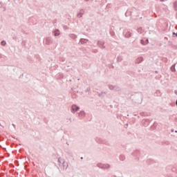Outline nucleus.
Here are the masks:
<instances>
[{"instance_id":"nucleus-9","label":"nucleus","mask_w":177,"mask_h":177,"mask_svg":"<svg viewBox=\"0 0 177 177\" xmlns=\"http://www.w3.org/2000/svg\"><path fill=\"white\" fill-rule=\"evenodd\" d=\"M173 34H174V35H176V33H175V32H173Z\"/></svg>"},{"instance_id":"nucleus-11","label":"nucleus","mask_w":177,"mask_h":177,"mask_svg":"<svg viewBox=\"0 0 177 177\" xmlns=\"http://www.w3.org/2000/svg\"><path fill=\"white\" fill-rule=\"evenodd\" d=\"M176 37H177V33L176 34Z\"/></svg>"},{"instance_id":"nucleus-1","label":"nucleus","mask_w":177,"mask_h":177,"mask_svg":"<svg viewBox=\"0 0 177 177\" xmlns=\"http://www.w3.org/2000/svg\"><path fill=\"white\" fill-rule=\"evenodd\" d=\"M72 110H73V111H78V110H80V107L77 106L76 105H73Z\"/></svg>"},{"instance_id":"nucleus-4","label":"nucleus","mask_w":177,"mask_h":177,"mask_svg":"<svg viewBox=\"0 0 177 177\" xmlns=\"http://www.w3.org/2000/svg\"><path fill=\"white\" fill-rule=\"evenodd\" d=\"M1 44L3 46H5V45H6V42H5V41H1Z\"/></svg>"},{"instance_id":"nucleus-8","label":"nucleus","mask_w":177,"mask_h":177,"mask_svg":"<svg viewBox=\"0 0 177 177\" xmlns=\"http://www.w3.org/2000/svg\"><path fill=\"white\" fill-rule=\"evenodd\" d=\"M164 1H165V0H160V2H164Z\"/></svg>"},{"instance_id":"nucleus-10","label":"nucleus","mask_w":177,"mask_h":177,"mask_svg":"<svg viewBox=\"0 0 177 177\" xmlns=\"http://www.w3.org/2000/svg\"><path fill=\"white\" fill-rule=\"evenodd\" d=\"M175 93L177 95V91H175Z\"/></svg>"},{"instance_id":"nucleus-2","label":"nucleus","mask_w":177,"mask_h":177,"mask_svg":"<svg viewBox=\"0 0 177 177\" xmlns=\"http://www.w3.org/2000/svg\"><path fill=\"white\" fill-rule=\"evenodd\" d=\"M147 42H149V40H146V42L145 43V41H143V40H141V44H142V45H146L147 44Z\"/></svg>"},{"instance_id":"nucleus-3","label":"nucleus","mask_w":177,"mask_h":177,"mask_svg":"<svg viewBox=\"0 0 177 177\" xmlns=\"http://www.w3.org/2000/svg\"><path fill=\"white\" fill-rule=\"evenodd\" d=\"M60 33L59 32V30H57L55 33V37H57Z\"/></svg>"},{"instance_id":"nucleus-6","label":"nucleus","mask_w":177,"mask_h":177,"mask_svg":"<svg viewBox=\"0 0 177 177\" xmlns=\"http://www.w3.org/2000/svg\"><path fill=\"white\" fill-rule=\"evenodd\" d=\"M80 113H82V115H85V113L84 111L80 112Z\"/></svg>"},{"instance_id":"nucleus-7","label":"nucleus","mask_w":177,"mask_h":177,"mask_svg":"<svg viewBox=\"0 0 177 177\" xmlns=\"http://www.w3.org/2000/svg\"><path fill=\"white\" fill-rule=\"evenodd\" d=\"M131 36V33H129L127 37H130Z\"/></svg>"},{"instance_id":"nucleus-12","label":"nucleus","mask_w":177,"mask_h":177,"mask_svg":"<svg viewBox=\"0 0 177 177\" xmlns=\"http://www.w3.org/2000/svg\"><path fill=\"white\" fill-rule=\"evenodd\" d=\"M86 1H88V0H86Z\"/></svg>"},{"instance_id":"nucleus-5","label":"nucleus","mask_w":177,"mask_h":177,"mask_svg":"<svg viewBox=\"0 0 177 177\" xmlns=\"http://www.w3.org/2000/svg\"><path fill=\"white\" fill-rule=\"evenodd\" d=\"M84 42H87L88 40H86V39H81L82 44V42H84Z\"/></svg>"}]
</instances>
